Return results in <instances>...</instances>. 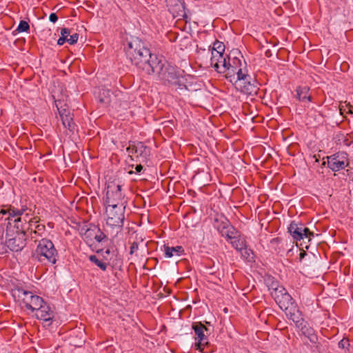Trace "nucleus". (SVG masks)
Wrapping results in <instances>:
<instances>
[{
  "label": "nucleus",
  "mask_w": 353,
  "mask_h": 353,
  "mask_svg": "<svg viewBox=\"0 0 353 353\" xmlns=\"http://www.w3.org/2000/svg\"><path fill=\"white\" fill-rule=\"evenodd\" d=\"M150 75H154L157 80L163 85L172 86L176 90H186L184 78L181 71L163 59H160L158 62L153 63Z\"/></svg>",
  "instance_id": "nucleus-1"
},
{
  "label": "nucleus",
  "mask_w": 353,
  "mask_h": 353,
  "mask_svg": "<svg viewBox=\"0 0 353 353\" xmlns=\"http://www.w3.org/2000/svg\"><path fill=\"white\" fill-rule=\"evenodd\" d=\"M128 47L127 54L132 63L150 74L153 63L158 62L160 59L156 54H152L150 50L144 46L143 43L138 39L130 41Z\"/></svg>",
  "instance_id": "nucleus-2"
},
{
  "label": "nucleus",
  "mask_w": 353,
  "mask_h": 353,
  "mask_svg": "<svg viewBox=\"0 0 353 353\" xmlns=\"http://www.w3.org/2000/svg\"><path fill=\"white\" fill-rule=\"evenodd\" d=\"M36 257L41 263L54 264L57 261L58 253L51 241L42 239L36 249Z\"/></svg>",
  "instance_id": "nucleus-3"
},
{
  "label": "nucleus",
  "mask_w": 353,
  "mask_h": 353,
  "mask_svg": "<svg viewBox=\"0 0 353 353\" xmlns=\"http://www.w3.org/2000/svg\"><path fill=\"white\" fill-rule=\"evenodd\" d=\"M103 203L105 206H121L122 209H125L126 201L121 192V185L108 184Z\"/></svg>",
  "instance_id": "nucleus-4"
},
{
  "label": "nucleus",
  "mask_w": 353,
  "mask_h": 353,
  "mask_svg": "<svg viewBox=\"0 0 353 353\" xmlns=\"http://www.w3.org/2000/svg\"><path fill=\"white\" fill-rule=\"evenodd\" d=\"M105 221L107 225L111 227L122 228L125 219V209L121 206H105Z\"/></svg>",
  "instance_id": "nucleus-5"
},
{
  "label": "nucleus",
  "mask_w": 353,
  "mask_h": 353,
  "mask_svg": "<svg viewBox=\"0 0 353 353\" xmlns=\"http://www.w3.org/2000/svg\"><path fill=\"white\" fill-rule=\"evenodd\" d=\"M148 252L146 243L143 239L139 241H134L132 243L130 250V254L131 259L134 262L143 263L145 265L148 262V259L146 257Z\"/></svg>",
  "instance_id": "nucleus-6"
},
{
  "label": "nucleus",
  "mask_w": 353,
  "mask_h": 353,
  "mask_svg": "<svg viewBox=\"0 0 353 353\" xmlns=\"http://www.w3.org/2000/svg\"><path fill=\"white\" fill-rule=\"evenodd\" d=\"M194 332L196 345L201 350L203 347L208 345V336L210 334V330L201 322H194L192 325Z\"/></svg>",
  "instance_id": "nucleus-7"
},
{
  "label": "nucleus",
  "mask_w": 353,
  "mask_h": 353,
  "mask_svg": "<svg viewBox=\"0 0 353 353\" xmlns=\"http://www.w3.org/2000/svg\"><path fill=\"white\" fill-rule=\"evenodd\" d=\"M211 65L219 72H225L228 70V74L231 72H235V67L231 65L229 61L226 60V57L219 52H211Z\"/></svg>",
  "instance_id": "nucleus-8"
},
{
  "label": "nucleus",
  "mask_w": 353,
  "mask_h": 353,
  "mask_svg": "<svg viewBox=\"0 0 353 353\" xmlns=\"http://www.w3.org/2000/svg\"><path fill=\"white\" fill-rule=\"evenodd\" d=\"M327 159V166L334 172L344 169L349 165L347 154L345 152L335 153Z\"/></svg>",
  "instance_id": "nucleus-9"
},
{
  "label": "nucleus",
  "mask_w": 353,
  "mask_h": 353,
  "mask_svg": "<svg viewBox=\"0 0 353 353\" xmlns=\"http://www.w3.org/2000/svg\"><path fill=\"white\" fill-rule=\"evenodd\" d=\"M288 230L294 239L301 241L304 238H307L309 241L312 236H314V233L310 232V230L302 224H298L295 222H292L288 228Z\"/></svg>",
  "instance_id": "nucleus-10"
},
{
  "label": "nucleus",
  "mask_w": 353,
  "mask_h": 353,
  "mask_svg": "<svg viewBox=\"0 0 353 353\" xmlns=\"http://www.w3.org/2000/svg\"><path fill=\"white\" fill-rule=\"evenodd\" d=\"M6 245L12 251H21L25 246V240L23 235L17 234L12 236L7 231L6 234Z\"/></svg>",
  "instance_id": "nucleus-11"
},
{
  "label": "nucleus",
  "mask_w": 353,
  "mask_h": 353,
  "mask_svg": "<svg viewBox=\"0 0 353 353\" xmlns=\"http://www.w3.org/2000/svg\"><path fill=\"white\" fill-rule=\"evenodd\" d=\"M36 311V316L38 319L42 320L47 326H50L52 324L54 313L46 301Z\"/></svg>",
  "instance_id": "nucleus-12"
},
{
  "label": "nucleus",
  "mask_w": 353,
  "mask_h": 353,
  "mask_svg": "<svg viewBox=\"0 0 353 353\" xmlns=\"http://www.w3.org/2000/svg\"><path fill=\"white\" fill-rule=\"evenodd\" d=\"M283 311L287 317L292 320L295 323L296 326H300L301 325L304 319L302 316L301 312L295 303L283 310Z\"/></svg>",
  "instance_id": "nucleus-13"
},
{
  "label": "nucleus",
  "mask_w": 353,
  "mask_h": 353,
  "mask_svg": "<svg viewBox=\"0 0 353 353\" xmlns=\"http://www.w3.org/2000/svg\"><path fill=\"white\" fill-rule=\"evenodd\" d=\"M167 6L174 16L183 17L185 15V6L183 0H166Z\"/></svg>",
  "instance_id": "nucleus-14"
},
{
  "label": "nucleus",
  "mask_w": 353,
  "mask_h": 353,
  "mask_svg": "<svg viewBox=\"0 0 353 353\" xmlns=\"http://www.w3.org/2000/svg\"><path fill=\"white\" fill-rule=\"evenodd\" d=\"M296 327L301 330L302 334L307 338L312 343H316L318 341V336L314 330L305 320L303 321L300 326Z\"/></svg>",
  "instance_id": "nucleus-15"
},
{
  "label": "nucleus",
  "mask_w": 353,
  "mask_h": 353,
  "mask_svg": "<svg viewBox=\"0 0 353 353\" xmlns=\"http://www.w3.org/2000/svg\"><path fill=\"white\" fill-rule=\"evenodd\" d=\"M27 210V208H22L21 210L14 209V208H8L7 210L2 209L0 211V213L3 214H8V218L6 220H10L11 218H15L14 222L17 223L18 222L21 221V216L23 214L24 212ZM15 226L19 229V225L15 224Z\"/></svg>",
  "instance_id": "nucleus-16"
},
{
  "label": "nucleus",
  "mask_w": 353,
  "mask_h": 353,
  "mask_svg": "<svg viewBox=\"0 0 353 353\" xmlns=\"http://www.w3.org/2000/svg\"><path fill=\"white\" fill-rule=\"evenodd\" d=\"M59 114L64 127L70 131H72L74 129L75 124L71 114L64 109L59 111Z\"/></svg>",
  "instance_id": "nucleus-17"
},
{
  "label": "nucleus",
  "mask_w": 353,
  "mask_h": 353,
  "mask_svg": "<svg viewBox=\"0 0 353 353\" xmlns=\"http://www.w3.org/2000/svg\"><path fill=\"white\" fill-rule=\"evenodd\" d=\"M163 251L165 257L171 258L174 256H179L184 250L181 246L169 247L164 245Z\"/></svg>",
  "instance_id": "nucleus-18"
},
{
  "label": "nucleus",
  "mask_w": 353,
  "mask_h": 353,
  "mask_svg": "<svg viewBox=\"0 0 353 353\" xmlns=\"http://www.w3.org/2000/svg\"><path fill=\"white\" fill-rule=\"evenodd\" d=\"M276 303L283 310L294 303L293 299L288 292L282 296H280V298H277Z\"/></svg>",
  "instance_id": "nucleus-19"
},
{
  "label": "nucleus",
  "mask_w": 353,
  "mask_h": 353,
  "mask_svg": "<svg viewBox=\"0 0 353 353\" xmlns=\"http://www.w3.org/2000/svg\"><path fill=\"white\" fill-rule=\"evenodd\" d=\"M18 296L22 299V302L26 307L37 295L32 292L25 290L22 288H17Z\"/></svg>",
  "instance_id": "nucleus-20"
},
{
  "label": "nucleus",
  "mask_w": 353,
  "mask_h": 353,
  "mask_svg": "<svg viewBox=\"0 0 353 353\" xmlns=\"http://www.w3.org/2000/svg\"><path fill=\"white\" fill-rule=\"evenodd\" d=\"M238 86L240 87L242 92L248 95H253L257 92L256 87L250 83V79H249L245 82L244 81L241 84H239Z\"/></svg>",
  "instance_id": "nucleus-21"
},
{
  "label": "nucleus",
  "mask_w": 353,
  "mask_h": 353,
  "mask_svg": "<svg viewBox=\"0 0 353 353\" xmlns=\"http://www.w3.org/2000/svg\"><path fill=\"white\" fill-rule=\"evenodd\" d=\"M309 88L307 86L299 87L296 89V97L302 102L311 101V96L309 94Z\"/></svg>",
  "instance_id": "nucleus-22"
},
{
  "label": "nucleus",
  "mask_w": 353,
  "mask_h": 353,
  "mask_svg": "<svg viewBox=\"0 0 353 353\" xmlns=\"http://www.w3.org/2000/svg\"><path fill=\"white\" fill-rule=\"evenodd\" d=\"M95 230L96 228H89L82 234L83 239L90 247L94 245V237L97 236L95 234Z\"/></svg>",
  "instance_id": "nucleus-23"
},
{
  "label": "nucleus",
  "mask_w": 353,
  "mask_h": 353,
  "mask_svg": "<svg viewBox=\"0 0 353 353\" xmlns=\"http://www.w3.org/2000/svg\"><path fill=\"white\" fill-rule=\"evenodd\" d=\"M230 243L234 248L241 252V256H244V247L246 245L243 236L239 234L232 241H230Z\"/></svg>",
  "instance_id": "nucleus-24"
},
{
  "label": "nucleus",
  "mask_w": 353,
  "mask_h": 353,
  "mask_svg": "<svg viewBox=\"0 0 353 353\" xmlns=\"http://www.w3.org/2000/svg\"><path fill=\"white\" fill-rule=\"evenodd\" d=\"M263 280L270 292L271 290L276 289V287L279 285V282L269 274H265Z\"/></svg>",
  "instance_id": "nucleus-25"
},
{
  "label": "nucleus",
  "mask_w": 353,
  "mask_h": 353,
  "mask_svg": "<svg viewBox=\"0 0 353 353\" xmlns=\"http://www.w3.org/2000/svg\"><path fill=\"white\" fill-rule=\"evenodd\" d=\"M149 152L150 151L148 148L145 146L143 143H135V153L137 157H143L145 158L148 155Z\"/></svg>",
  "instance_id": "nucleus-26"
},
{
  "label": "nucleus",
  "mask_w": 353,
  "mask_h": 353,
  "mask_svg": "<svg viewBox=\"0 0 353 353\" xmlns=\"http://www.w3.org/2000/svg\"><path fill=\"white\" fill-rule=\"evenodd\" d=\"M227 230H222V236L226 237L230 241H232L237 236L239 235V232L231 225L226 228Z\"/></svg>",
  "instance_id": "nucleus-27"
},
{
  "label": "nucleus",
  "mask_w": 353,
  "mask_h": 353,
  "mask_svg": "<svg viewBox=\"0 0 353 353\" xmlns=\"http://www.w3.org/2000/svg\"><path fill=\"white\" fill-rule=\"evenodd\" d=\"M44 302L45 301L43 298L37 295L35 297H33V300L28 304L26 309L30 310L32 312L36 311L39 307H41V305L43 304Z\"/></svg>",
  "instance_id": "nucleus-28"
},
{
  "label": "nucleus",
  "mask_w": 353,
  "mask_h": 353,
  "mask_svg": "<svg viewBox=\"0 0 353 353\" xmlns=\"http://www.w3.org/2000/svg\"><path fill=\"white\" fill-rule=\"evenodd\" d=\"M228 221L225 218H221L220 219H216L214 223V227L217 229V230L222 234V230H227L225 229L228 226H230Z\"/></svg>",
  "instance_id": "nucleus-29"
},
{
  "label": "nucleus",
  "mask_w": 353,
  "mask_h": 353,
  "mask_svg": "<svg viewBox=\"0 0 353 353\" xmlns=\"http://www.w3.org/2000/svg\"><path fill=\"white\" fill-rule=\"evenodd\" d=\"M46 232V227L43 224H37L34 229L33 232L31 234V238L37 241V236H43Z\"/></svg>",
  "instance_id": "nucleus-30"
},
{
  "label": "nucleus",
  "mask_w": 353,
  "mask_h": 353,
  "mask_svg": "<svg viewBox=\"0 0 353 353\" xmlns=\"http://www.w3.org/2000/svg\"><path fill=\"white\" fill-rule=\"evenodd\" d=\"M286 292L287 290L282 285H279L276 287V289L271 290L270 294L274 301H276L277 298H280V296H282Z\"/></svg>",
  "instance_id": "nucleus-31"
},
{
  "label": "nucleus",
  "mask_w": 353,
  "mask_h": 353,
  "mask_svg": "<svg viewBox=\"0 0 353 353\" xmlns=\"http://www.w3.org/2000/svg\"><path fill=\"white\" fill-rule=\"evenodd\" d=\"M95 234L97 236L94 237V246H96V243H103L108 241L106 235L99 229L96 228Z\"/></svg>",
  "instance_id": "nucleus-32"
},
{
  "label": "nucleus",
  "mask_w": 353,
  "mask_h": 353,
  "mask_svg": "<svg viewBox=\"0 0 353 353\" xmlns=\"http://www.w3.org/2000/svg\"><path fill=\"white\" fill-rule=\"evenodd\" d=\"M70 34V31L69 29L66 28H63L61 30V37L57 41V44L59 46H62L67 39H68V36Z\"/></svg>",
  "instance_id": "nucleus-33"
},
{
  "label": "nucleus",
  "mask_w": 353,
  "mask_h": 353,
  "mask_svg": "<svg viewBox=\"0 0 353 353\" xmlns=\"http://www.w3.org/2000/svg\"><path fill=\"white\" fill-rule=\"evenodd\" d=\"M237 79L236 83L241 84L244 81L245 82L248 79H251V77L246 73L243 72L241 69H239L236 72Z\"/></svg>",
  "instance_id": "nucleus-34"
},
{
  "label": "nucleus",
  "mask_w": 353,
  "mask_h": 353,
  "mask_svg": "<svg viewBox=\"0 0 353 353\" xmlns=\"http://www.w3.org/2000/svg\"><path fill=\"white\" fill-rule=\"evenodd\" d=\"M28 214H26L25 216L23 217V220L26 222H28L29 227L28 230H30V234L33 232L34 227L38 224V220L37 218H34L33 219H28Z\"/></svg>",
  "instance_id": "nucleus-35"
},
{
  "label": "nucleus",
  "mask_w": 353,
  "mask_h": 353,
  "mask_svg": "<svg viewBox=\"0 0 353 353\" xmlns=\"http://www.w3.org/2000/svg\"><path fill=\"white\" fill-rule=\"evenodd\" d=\"M244 258L245 262L252 263L254 261V253L252 250L250 249H248L246 245L244 247V256H242Z\"/></svg>",
  "instance_id": "nucleus-36"
},
{
  "label": "nucleus",
  "mask_w": 353,
  "mask_h": 353,
  "mask_svg": "<svg viewBox=\"0 0 353 353\" xmlns=\"http://www.w3.org/2000/svg\"><path fill=\"white\" fill-rule=\"evenodd\" d=\"M225 51V46L222 42L216 41L214 43L213 48L211 50V52H219V54H223Z\"/></svg>",
  "instance_id": "nucleus-37"
},
{
  "label": "nucleus",
  "mask_w": 353,
  "mask_h": 353,
  "mask_svg": "<svg viewBox=\"0 0 353 353\" xmlns=\"http://www.w3.org/2000/svg\"><path fill=\"white\" fill-rule=\"evenodd\" d=\"M30 29L29 24L26 21H21L17 30L19 32H27Z\"/></svg>",
  "instance_id": "nucleus-38"
},
{
  "label": "nucleus",
  "mask_w": 353,
  "mask_h": 353,
  "mask_svg": "<svg viewBox=\"0 0 353 353\" xmlns=\"http://www.w3.org/2000/svg\"><path fill=\"white\" fill-rule=\"evenodd\" d=\"M353 143V134H347L343 138V144L345 146H349Z\"/></svg>",
  "instance_id": "nucleus-39"
},
{
  "label": "nucleus",
  "mask_w": 353,
  "mask_h": 353,
  "mask_svg": "<svg viewBox=\"0 0 353 353\" xmlns=\"http://www.w3.org/2000/svg\"><path fill=\"white\" fill-rule=\"evenodd\" d=\"M127 152L128 153L129 156L131 157L132 159L133 156L136 157L135 153V143H130V145L126 149Z\"/></svg>",
  "instance_id": "nucleus-40"
},
{
  "label": "nucleus",
  "mask_w": 353,
  "mask_h": 353,
  "mask_svg": "<svg viewBox=\"0 0 353 353\" xmlns=\"http://www.w3.org/2000/svg\"><path fill=\"white\" fill-rule=\"evenodd\" d=\"M78 39L79 34L77 33H74L72 35H71L70 38H68V39H67V42L71 45H73L77 42Z\"/></svg>",
  "instance_id": "nucleus-41"
},
{
  "label": "nucleus",
  "mask_w": 353,
  "mask_h": 353,
  "mask_svg": "<svg viewBox=\"0 0 353 353\" xmlns=\"http://www.w3.org/2000/svg\"><path fill=\"white\" fill-rule=\"evenodd\" d=\"M350 345L349 340L347 339H343L339 342V347L342 349L347 348Z\"/></svg>",
  "instance_id": "nucleus-42"
},
{
  "label": "nucleus",
  "mask_w": 353,
  "mask_h": 353,
  "mask_svg": "<svg viewBox=\"0 0 353 353\" xmlns=\"http://www.w3.org/2000/svg\"><path fill=\"white\" fill-rule=\"evenodd\" d=\"M214 267V266H205L206 272H205V273L207 274H209L211 276H213L214 275H215L216 272L213 270Z\"/></svg>",
  "instance_id": "nucleus-43"
},
{
  "label": "nucleus",
  "mask_w": 353,
  "mask_h": 353,
  "mask_svg": "<svg viewBox=\"0 0 353 353\" xmlns=\"http://www.w3.org/2000/svg\"><path fill=\"white\" fill-rule=\"evenodd\" d=\"M89 259H90V262L94 263L96 265H104L103 263H101L99 262V260L97 259V257L95 255L89 256Z\"/></svg>",
  "instance_id": "nucleus-44"
},
{
  "label": "nucleus",
  "mask_w": 353,
  "mask_h": 353,
  "mask_svg": "<svg viewBox=\"0 0 353 353\" xmlns=\"http://www.w3.org/2000/svg\"><path fill=\"white\" fill-rule=\"evenodd\" d=\"M58 19V17L55 13H51L49 16V20L52 22L55 23Z\"/></svg>",
  "instance_id": "nucleus-45"
},
{
  "label": "nucleus",
  "mask_w": 353,
  "mask_h": 353,
  "mask_svg": "<svg viewBox=\"0 0 353 353\" xmlns=\"http://www.w3.org/2000/svg\"><path fill=\"white\" fill-rule=\"evenodd\" d=\"M300 272L302 273L303 274H304L305 276H306L307 277H310V278H313L314 276H316V277L318 276L317 275H314V274H312L311 272H310L308 271H306V270L300 271Z\"/></svg>",
  "instance_id": "nucleus-46"
},
{
  "label": "nucleus",
  "mask_w": 353,
  "mask_h": 353,
  "mask_svg": "<svg viewBox=\"0 0 353 353\" xmlns=\"http://www.w3.org/2000/svg\"><path fill=\"white\" fill-rule=\"evenodd\" d=\"M100 101L101 103H105V104H108V103H110V100H109L108 97H105L104 98H101L100 99Z\"/></svg>",
  "instance_id": "nucleus-47"
},
{
  "label": "nucleus",
  "mask_w": 353,
  "mask_h": 353,
  "mask_svg": "<svg viewBox=\"0 0 353 353\" xmlns=\"http://www.w3.org/2000/svg\"><path fill=\"white\" fill-rule=\"evenodd\" d=\"M209 279H211L212 281L214 282V283H216V280L221 281L220 273H219L217 276L215 275L214 279V278H209Z\"/></svg>",
  "instance_id": "nucleus-48"
},
{
  "label": "nucleus",
  "mask_w": 353,
  "mask_h": 353,
  "mask_svg": "<svg viewBox=\"0 0 353 353\" xmlns=\"http://www.w3.org/2000/svg\"><path fill=\"white\" fill-rule=\"evenodd\" d=\"M143 169V166L141 165H137L135 168V170L137 172H140Z\"/></svg>",
  "instance_id": "nucleus-49"
},
{
  "label": "nucleus",
  "mask_w": 353,
  "mask_h": 353,
  "mask_svg": "<svg viewBox=\"0 0 353 353\" xmlns=\"http://www.w3.org/2000/svg\"><path fill=\"white\" fill-rule=\"evenodd\" d=\"M307 254L305 252H301L299 254L300 259H303L305 256H306Z\"/></svg>",
  "instance_id": "nucleus-50"
},
{
  "label": "nucleus",
  "mask_w": 353,
  "mask_h": 353,
  "mask_svg": "<svg viewBox=\"0 0 353 353\" xmlns=\"http://www.w3.org/2000/svg\"><path fill=\"white\" fill-rule=\"evenodd\" d=\"M99 268H100L102 270L105 271V270H106V269H107L108 266H99Z\"/></svg>",
  "instance_id": "nucleus-51"
},
{
  "label": "nucleus",
  "mask_w": 353,
  "mask_h": 353,
  "mask_svg": "<svg viewBox=\"0 0 353 353\" xmlns=\"http://www.w3.org/2000/svg\"><path fill=\"white\" fill-rule=\"evenodd\" d=\"M240 62V60L239 59H234V64H237Z\"/></svg>",
  "instance_id": "nucleus-52"
},
{
  "label": "nucleus",
  "mask_w": 353,
  "mask_h": 353,
  "mask_svg": "<svg viewBox=\"0 0 353 353\" xmlns=\"http://www.w3.org/2000/svg\"><path fill=\"white\" fill-rule=\"evenodd\" d=\"M349 112L350 113H352V114L353 113V107H350V109L349 110Z\"/></svg>",
  "instance_id": "nucleus-53"
},
{
  "label": "nucleus",
  "mask_w": 353,
  "mask_h": 353,
  "mask_svg": "<svg viewBox=\"0 0 353 353\" xmlns=\"http://www.w3.org/2000/svg\"><path fill=\"white\" fill-rule=\"evenodd\" d=\"M105 252H106L107 254H109V253H110V250L108 249V250H106Z\"/></svg>",
  "instance_id": "nucleus-54"
},
{
  "label": "nucleus",
  "mask_w": 353,
  "mask_h": 353,
  "mask_svg": "<svg viewBox=\"0 0 353 353\" xmlns=\"http://www.w3.org/2000/svg\"><path fill=\"white\" fill-rule=\"evenodd\" d=\"M143 270H145V269H146V266H145V265H143ZM147 270H148V269L147 268Z\"/></svg>",
  "instance_id": "nucleus-55"
},
{
  "label": "nucleus",
  "mask_w": 353,
  "mask_h": 353,
  "mask_svg": "<svg viewBox=\"0 0 353 353\" xmlns=\"http://www.w3.org/2000/svg\"><path fill=\"white\" fill-rule=\"evenodd\" d=\"M205 323H206V325H210V323L208 322V321H205Z\"/></svg>",
  "instance_id": "nucleus-56"
},
{
  "label": "nucleus",
  "mask_w": 353,
  "mask_h": 353,
  "mask_svg": "<svg viewBox=\"0 0 353 353\" xmlns=\"http://www.w3.org/2000/svg\"><path fill=\"white\" fill-rule=\"evenodd\" d=\"M105 90H103V94L105 93ZM108 94H109V91H106Z\"/></svg>",
  "instance_id": "nucleus-57"
},
{
  "label": "nucleus",
  "mask_w": 353,
  "mask_h": 353,
  "mask_svg": "<svg viewBox=\"0 0 353 353\" xmlns=\"http://www.w3.org/2000/svg\"><path fill=\"white\" fill-rule=\"evenodd\" d=\"M110 267L111 268L112 270H113V268H114V266H113V265H111V266H110Z\"/></svg>",
  "instance_id": "nucleus-58"
}]
</instances>
